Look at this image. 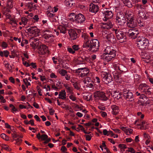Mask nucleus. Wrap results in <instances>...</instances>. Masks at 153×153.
<instances>
[{
    "mask_svg": "<svg viewBox=\"0 0 153 153\" xmlns=\"http://www.w3.org/2000/svg\"><path fill=\"white\" fill-rule=\"evenodd\" d=\"M90 37L88 36L84 37V42L83 47L86 48L91 52H95L97 51L99 47V42L96 39H90Z\"/></svg>",
    "mask_w": 153,
    "mask_h": 153,
    "instance_id": "1",
    "label": "nucleus"
},
{
    "mask_svg": "<svg viewBox=\"0 0 153 153\" xmlns=\"http://www.w3.org/2000/svg\"><path fill=\"white\" fill-rule=\"evenodd\" d=\"M105 54H103L102 59L108 62L114 58L116 55V51L111 47L107 46L105 49Z\"/></svg>",
    "mask_w": 153,
    "mask_h": 153,
    "instance_id": "2",
    "label": "nucleus"
},
{
    "mask_svg": "<svg viewBox=\"0 0 153 153\" xmlns=\"http://www.w3.org/2000/svg\"><path fill=\"white\" fill-rule=\"evenodd\" d=\"M137 46L141 50H144L148 45L149 41L148 39L143 37H140L137 39Z\"/></svg>",
    "mask_w": 153,
    "mask_h": 153,
    "instance_id": "3",
    "label": "nucleus"
},
{
    "mask_svg": "<svg viewBox=\"0 0 153 153\" xmlns=\"http://www.w3.org/2000/svg\"><path fill=\"white\" fill-rule=\"evenodd\" d=\"M123 96L126 100L130 102H132L134 100V96L131 92L126 89H123Z\"/></svg>",
    "mask_w": 153,
    "mask_h": 153,
    "instance_id": "4",
    "label": "nucleus"
},
{
    "mask_svg": "<svg viewBox=\"0 0 153 153\" xmlns=\"http://www.w3.org/2000/svg\"><path fill=\"white\" fill-rule=\"evenodd\" d=\"M139 33L138 30L135 28L134 29L129 30L128 31L126 32L125 34L132 39H134L138 36Z\"/></svg>",
    "mask_w": 153,
    "mask_h": 153,
    "instance_id": "5",
    "label": "nucleus"
},
{
    "mask_svg": "<svg viewBox=\"0 0 153 153\" xmlns=\"http://www.w3.org/2000/svg\"><path fill=\"white\" fill-rule=\"evenodd\" d=\"M126 17L128 20H129L128 18H127V15L126 14V17L124 14H123L121 13H118L117 14L116 17V22L119 23L120 25H123L125 22L126 20Z\"/></svg>",
    "mask_w": 153,
    "mask_h": 153,
    "instance_id": "6",
    "label": "nucleus"
},
{
    "mask_svg": "<svg viewBox=\"0 0 153 153\" xmlns=\"http://www.w3.org/2000/svg\"><path fill=\"white\" fill-rule=\"evenodd\" d=\"M113 30L115 32L118 40H122L121 41L123 42L125 41L126 39V35L124 34L123 32L117 29H114Z\"/></svg>",
    "mask_w": 153,
    "mask_h": 153,
    "instance_id": "7",
    "label": "nucleus"
},
{
    "mask_svg": "<svg viewBox=\"0 0 153 153\" xmlns=\"http://www.w3.org/2000/svg\"><path fill=\"white\" fill-rule=\"evenodd\" d=\"M27 30L29 32L30 34L35 36H38L40 33L39 30L35 26L30 27L29 28L27 29Z\"/></svg>",
    "mask_w": 153,
    "mask_h": 153,
    "instance_id": "8",
    "label": "nucleus"
},
{
    "mask_svg": "<svg viewBox=\"0 0 153 153\" xmlns=\"http://www.w3.org/2000/svg\"><path fill=\"white\" fill-rule=\"evenodd\" d=\"M94 97H98L99 99L103 101H106L108 98L105 95V93L102 91H96L94 93Z\"/></svg>",
    "mask_w": 153,
    "mask_h": 153,
    "instance_id": "9",
    "label": "nucleus"
},
{
    "mask_svg": "<svg viewBox=\"0 0 153 153\" xmlns=\"http://www.w3.org/2000/svg\"><path fill=\"white\" fill-rule=\"evenodd\" d=\"M130 19L127 23V26L131 28L136 27L137 25V23L136 20L133 19L131 18H129Z\"/></svg>",
    "mask_w": 153,
    "mask_h": 153,
    "instance_id": "10",
    "label": "nucleus"
},
{
    "mask_svg": "<svg viewBox=\"0 0 153 153\" xmlns=\"http://www.w3.org/2000/svg\"><path fill=\"white\" fill-rule=\"evenodd\" d=\"M99 8L98 5H95L92 3H91L89 5V11L91 13H96L98 11Z\"/></svg>",
    "mask_w": 153,
    "mask_h": 153,
    "instance_id": "11",
    "label": "nucleus"
},
{
    "mask_svg": "<svg viewBox=\"0 0 153 153\" xmlns=\"http://www.w3.org/2000/svg\"><path fill=\"white\" fill-rule=\"evenodd\" d=\"M85 19L84 16L82 14L79 13L77 15L75 22L78 23H85Z\"/></svg>",
    "mask_w": 153,
    "mask_h": 153,
    "instance_id": "12",
    "label": "nucleus"
},
{
    "mask_svg": "<svg viewBox=\"0 0 153 153\" xmlns=\"http://www.w3.org/2000/svg\"><path fill=\"white\" fill-rule=\"evenodd\" d=\"M68 34L72 40H74L77 37L76 32L73 29H71L68 31Z\"/></svg>",
    "mask_w": 153,
    "mask_h": 153,
    "instance_id": "13",
    "label": "nucleus"
},
{
    "mask_svg": "<svg viewBox=\"0 0 153 153\" xmlns=\"http://www.w3.org/2000/svg\"><path fill=\"white\" fill-rule=\"evenodd\" d=\"M79 49L78 45H74L72 46V48L68 47L67 48V50L70 53L74 54L75 53V51H78Z\"/></svg>",
    "mask_w": 153,
    "mask_h": 153,
    "instance_id": "14",
    "label": "nucleus"
},
{
    "mask_svg": "<svg viewBox=\"0 0 153 153\" xmlns=\"http://www.w3.org/2000/svg\"><path fill=\"white\" fill-rule=\"evenodd\" d=\"M111 108L112 110L111 112L113 115H116L118 114L119 111V109L118 106L114 105L111 106Z\"/></svg>",
    "mask_w": 153,
    "mask_h": 153,
    "instance_id": "15",
    "label": "nucleus"
},
{
    "mask_svg": "<svg viewBox=\"0 0 153 153\" xmlns=\"http://www.w3.org/2000/svg\"><path fill=\"white\" fill-rule=\"evenodd\" d=\"M105 14L104 18L106 19H111L113 16L112 11L109 10H106L104 12Z\"/></svg>",
    "mask_w": 153,
    "mask_h": 153,
    "instance_id": "16",
    "label": "nucleus"
},
{
    "mask_svg": "<svg viewBox=\"0 0 153 153\" xmlns=\"http://www.w3.org/2000/svg\"><path fill=\"white\" fill-rule=\"evenodd\" d=\"M48 137L46 134H42L41 135V140L45 141L43 142L44 145L47 143L51 141V139Z\"/></svg>",
    "mask_w": 153,
    "mask_h": 153,
    "instance_id": "17",
    "label": "nucleus"
},
{
    "mask_svg": "<svg viewBox=\"0 0 153 153\" xmlns=\"http://www.w3.org/2000/svg\"><path fill=\"white\" fill-rule=\"evenodd\" d=\"M138 125L140 126V128L141 129L146 130L148 127V124L146 123L144 121L141 122L139 124H138Z\"/></svg>",
    "mask_w": 153,
    "mask_h": 153,
    "instance_id": "18",
    "label": "nucleus"
},
{
    "mask_svg": "<svg viewBox=\"0 0 153 153\" xmlns=\"http://www.w3.org/2000/svg\"><path fill=\"white\" fill-rule=\"evenodd\" d=\"M77 15H76L74 13H72L69 15L68 18L72 22H75L76 19Z\"/></svg>",
    "mask_w": 153,
    "mask_h": 153,
    "instance_id": "19",
    "label": "nucleus"
},
{
    "mask_svg": "<svg viewBox=\"0 0 153 153\" xmlns=\"http://www.w3.org/2000/svg\"><path fill=\"white\" fill-rule=\"evenodd\" d=\"M123 96V93H118V92L116 91L114 92V94L113 95V97L114 98H116L117 99H119L121 98L122 96Z\"/></svg>",
    "mask_w": 153,
    "mask_h": 153,
    "instance_id": "20",
    "label": "nucleus"
},
{
    "mask_svg": "<svg viewBox=\"0 0 153 153\" xmlns=\"http://www.w3.org/2000/svg\"><path fill=\"white\" fill-rule=\"evenodd\" d=\"M64 3L66 6L70 7H72L74 3L73 0H65Z\"/></svg>",
    "mask_w": 153,
    "mask_h": 153,
    "instance_id": "21",
    "label": "nucleus"
},
{
    "mask_svg": "<svg viewBox=\"0 0 153 153\" xmlns=\"http://www.w3.org/2000/svg\"><path fill=\"white\" fill-rule=\"evenodd\" d=\"M83 69L82 71V73H86V77L89 78L91 76V75L89 73V71L88 69L86 68H83Z\"/></svg>",
    "mask_w": 153,
    "mask_h": 153,
    "instance_id": "22",
    "label": "nucleus"
},
{
    "mask_svg": "<svg viewBox=\"0 0 153 153\" xmlns=\"http://www.w3.org/2000/svg\"><path fill=\"white\" fill-rule=\"evenodd\" d=\"M60 33L65 34L66 33L67 29L66 28L62 25H59L58 27Z\"/></svg>",
    "mask_w": 153,
    "mask_h": 153,
    "instance_id": "23",
    "label": "nucleus"
},
{
    "mask_svg": "<svg viewBox=\"0 0 153 153\" xmlns=\"http://www.w3.org/2000/svg\"><path fill=\"white\" fill-rule=\"evenodd\" d=\"M103 133L104 135L107 136L109 135H111V136H113L114 135V134L113 132L111 131H107L106 129H105L103 130Z\"/></svg>",
    "mask_w": 153,
    "mask_h": 153,
    "instance_id": "24",
    "label": "nucleus"
},
{
    "mask_svg": "<svg viewBox=\"0 0 153 153\" xmlns=\"http://www.w3.org/2000/svg\"><path fill=\"white\" fill-rule=\"evenodd\" d=\"M113 25L110 22H106V26H103V27L105 29H109L112 27Z\"/></svg>",
    "mask_w": 153,
    "mask_h": 153,
    "instance_id": "25",
    "label": "nucleus"
},
{
    "mask_svg": "<svg viewBox=\"0 0 153 153\" xmlns=\"http://www.w3.org/2000/svg\"><path fill=\"white\" fill-rule=\"evenodd\" d=\"M125 4H127V6L129 7H131L132 5L131 2L129 0H121Z\"/></svg>",
    "mask_w": 153,
    "mask_h": 153,
    "instance_id": "26",
    "label": "nucleus"
},
{
    "mask_svg": "<svg viewBox=\"0 0 153 153\" xmlns=\"http://www.w3.org/2000/svg\"><path fill=\"white\" fill-rule=\"evenodd\" d=\"M27 6L30 9H35L36 8L35 4L33 3L28 2Z\"/></svg>",
    "mask_w": 153,
    "mask_h": 153,
    "instance_id": "27",
    "label": "nucleus"
},
{
    "mask_svg": "<svg viewBox=\"0 0 153 153\" xmlns=\"http://www.w3.org/2000/svg\"><path fill=\"white\" fill-rule=\"evenodd\" d=\"M62 76H65L67 74V71L64 69H62L59 72Z\"/></svg>",
    "mask_w": 153,
    "mask_h": 153,
    "instance_id": "28",
    "label": "nucleus"
},
{
    "mask_svg": "<svg viewBox=\"0 0 153 153\" xmlns=\"http://www.w3.org/2000/svg\"><path fill=\"white\" fill-rule=\"evenodd\" d=\"M114 37V35L112 34H108L107 35L106 38L109 42H112V38Z\"/></svg>",
    "mask_w": 153,
    "mask_h": 153,
    "instance_id": "29",
    "label": "nucleus"
},
{
    "mask_svg": "<svg viewBox=\"0 0 153 153\" xmlns=\"http://www.w3.org/2000/svg\"><path fill=\"white\" fill-rule=\"evenodd\" d=\"M82 54L80 55V56L77 59V64L79 65L84 64L82 58Z\"/></svg>",
    "mask_w": 153,
    "mask_h": 153,
    "instance_id": "30",
    "label": "nucleus"
},
{
    "mask_svg": "<svg viewBox=\"0 0 153 153\" xmlns=\"http://www.w3.org/2000/svg\"><path fill=\"white\" fill-rule=\"evenodd\" d=\"M82 59L83 61L84 62V63H85L86 62H88L89 61V59L88 57L86 56H82Z\"/></svg>",
    "mask_w": 153,
    "mask_h": 153,
    "instance_id": "31",
    "label": "nucleus"
},
{
    "mask_svg": "<svg viewBox=\"0 0 153 153\" xmlns=\"http://www.w3.org/2000/svg\"><path fill=\"white\" fill-rule=\"evenodd\" d=\"M138 16L141 17L142 19H143L145 16V12L143 13L140 10L138 13Z\"/></svg>",
    "mask_w": 153,
    "mask_h": 153,
    "instance_id": "32",
    "label": "nucleus"
},
{
    "mask_svg": "<svg viewBox=\"0 0 153 153\" xmlns=\"http://www.w3.org/2000/svg\"><path fill=\"white\" fill-rule=\"evenodd\" d=\"M114 77L116 80H118L120 77V75L118 73H113Z\"/></svg>",
    "mask_w": 153,
    "mask_h": 153,
    "instance_id": "33",
    "label": "nucleus"
},
{
    "mask_svg": "<svg viewBox=\"0 0 153 153\" xmlns=\"http://www.w3.org/2000/svg\"><path fill=\"white\" fill-rule=\"evenodd\" d=\"M108 74H107L106 73H102V79L103 80H106L107 78V76L108 75Z\"/></svg>",
    "mask_w": 153,
    "mask_h": 153,
    "instance_id": "34",
    "label": "nucleus"
},
{
    "mask_svg": "<svg viewBox=\"0 0 153 153\" xmlns=\"http://www.w3.org/2000/svg\"><path fill=\"white\" fill-rule=\"evenodd\" d=\"M40 48L41 49H42L43 50H45L46 51H48V48L47 46L45 45L42 44L41 45L40 47Z\"/></svg>",
    "mask_w": 153,
    "mask_h": 153,
    "instance_id": "35",
    "label": "nucleus"
},
{
    "mask_svg": "<svg viewBox=\"0 0 153 153\" xmlns=\"http://www.w3.org/2000/svg\"><path fill=\"white\" fill-rule=\"evenodd\" d=\"M112 79V76H111L110 74H108V75L107 76V79L106 80L107 81L108 83L109 82H111Z\"/></svg>",
    "mask_w": 153,
    "mask_h": 153,
    "instance_id": "36",
    "label": "nucleus"
},
{
    "mask_svg": "<svg viewBox=\"0 0 153 153\" xmlns=\"http://www.w3.org/2000/svg\"><path fill=\"white\" fill-rule=\"evenodd\" d=\"M22 60L23 61V64L24 65L27 67L30 66V65L29 63H27L26 61H25L24 60V58H22Z\"/></svg>",
    "mask_w": 153,
    "mask_h": 153,
    "instance_id": "37",
    "label": "nucleus"
},
{
    "mask_svg": "<svg viewBox=\"0 0 153 153\" xmlns=\"http://www.w3.org/2000/svg\"><path fill=\"white\" fill-rule=\"evenodd\" d=\"M64 86L67 90V92H68L69 93L71 92V90L70 87L68 86L66 84H65L64 85Z\"/></svg>",
    "mask_w": 153,
    "mask_h": 153,
    "instance_id": "38",
    "label": "nucleus"
},
{
    "mask_svg": "<svg viewBox=\"0 0 153 153\" xmlns=\"http://www.w3.org/2000/svg\"><path fill=\"white\" fill-rule=\"evenodd\" d=\"M53 37V35L52 34H45L44 35V38L46 39H48L49 38Z\"/></svg>",
    "mask_w": 153,
    "mask_h": 153,
    "instance_id": "39",
    "label": "nucleus"
},
{
    "mask_svg": "<svg viewBox=\"0 0 153 153\" xmlns=\"http://www.w3.org/2000/svg\"><path fill=\"white\" fill-rule=\"evenodd\" d=\"M84 137H86V140L88 141H90L91 139V137H92L91 134L90 135H85Z\"/></svg>",
    "mask_w": 153,
    "mask_h": 153,
    "instance_id": "40",
    "label": "nucleus"
},
{
    "mask_svg": "<svg viewBox=\"0 0 153 153\" xmlns=\"http://www.w3.org/2000/svg\"><path fill=\"white\" fill-rule=\"evenodd\" d=\"M1 137L6 140H7L8 138L7 136L4 134H1Z\"/></svg>",
    "mask_w": 153,
    "mask_h": 153,
    "instance_id": "41",
    "label": "nucleus"
},
{
    "mask_svg": "<svg viewBox=\"0 0 153 153\" xmlns=\"http://www.w3.org/2000/svg\"><path fill=\"white\" fill-rule=\"evenodd\" d=\"M140 22H138V24L139 26L140 27H144L145 25V23L144 22H141L140 20Z\"/></svg>",
    "mask_w": 153,
    "mask_h": 153,
    "instance_id": "42",
    "label": "nucleus"
},
{
    "mask_svg": "<svg viewBox=\"0 0 153 153\" xmlns=\"http://www.w3.org/2000/svg\"><path fill=\"white\" fill-rule=\"evenodd\" d=\"M149 12H145V16L144 19H146L149 17Z\"/></svg>",
    "mask_w": 153,
    "mask_h": 153,
    "instance_id": "43",
    "label": "nucleus"
},
{
    "mask_svg": "<svg viewBox=\"0 0 153 153\" xmlns=\"http://www.w3.org/2000/svg\"><path fill=\"white\" fill-rule=\"evenodd\" d=\"M128 149L129 150H126V151H128L132 153H135V151L132 148H128Z\"/></svg>",
    "mask_w": 153,
    "mask_h": 153,
    "instance_id": "44",
    "label": "nucleus"
},
{
    "mask_svg": "<svg viewBox=\"0 0 153 153\" xmlns=\"http://www.w3.org/2000/svg\"><path fill=\"white\" fill-rule=\"evenodd\" d=\"M28 19L26 18H23L22 19V21L24 25H25L28 21Z\"/></svg>",
    "mask_w": 153,
    "mask_h": 153,
    "instance_id": "45",
    "label": "nucleus"
},
{
    "mask_svg": "<svg viewBox=\"0 0 153 153\" xmlns=\"http://www.w3.org/2000/svg\"><path fill=\"white\" fill-rule=\"evenodd\" d=\"M7 46V44L4 42H3L1 43V46L4 48H6Z\"/></svg>",
    "mask_w": 153,
    "mask_h": 153,
    "instance_id": "46",
    "label": "nucleus"
},
{
    "mask_svg": "<svg viewBox=\"0 0 153 153\" xmlns=\"http://www.w3.org/2000/svg\"><path fill=\"white\" fill-rule=\"evenodd\" d=\"M118 146L121 149H126L127 148L126 145L124 144H120Z\"/></svg>",
    "mask_w": 153,
    "mask_h": 153,
    "instance_id": "47",
    "label": "nucleus"
},
{
    "mask_svg": "<svg viewBox=\"0 0 153 153\" xmlns=\"http://www.w3.org/2000/svg\"><path fill=\"white\" fill-rule=\"evenodd\" d=\"M83 69V68H79L75 70V73H80L81 72H82V71Z\"/></svg>",
    "mask_w": 153,
    "mask_h": 153,
    "instance_id": "48",
    "label": "nucleus"
},
{
    "mask_svg": "<svg viewBox=\"0 0 153 153\" xmlns=\"http://www.w3.org/2000/svg\"><path fill=\"white\" fill-rule=\"evenodd\" d=\"M3 52L4 56L6 57H7L9 53V52L7 50L4 51Z\"/></svg>",
    "mask_w": 153,
    "mask_h": 153,
    "instance_id": "49",
    "label": "nucleus"
},
{
    "mask_svg": "<svg viewBox=\"0 0 153 153\" xmlns=\"http://www.w3.org/2000/svg\"><path fill=\"white\" fill-rule=\"evenodd\" d=\"M145 84H140L139 86V88L140 89L142 90L143 89H144V88L146 86Z\"/></svg>",
    "mask_w": 153,
    "mask_h": 153,
    "instance_id": "50",
    "label": "nucleus"
},
{
    "mask_svg": "<svg viewBox=\"0 0 153 153\" xmlns=\"http://www.w3.org/2000/svg\"><path fill=\"white\" fill-rule=\"evenodd\" d=\"M149 88H148V89L145 92V93L147 95H151L152 94V92L150 91L149 90Z\"/></svg>",
    "mask_w": 153,
    "mask_h": 153,
    "instance_id": "51",
    "label": "nucleus"
},
{
    "mask_svg": "<svg viewBox=\"0 0 153 153\" xmlns=\"http://www.w3.org/2000/svg\"><path fill=\"white\" fill-rule=\"evenodd\" d=\"M65 93V94H66V92L65 90H62L60 92H59V96H62L64 95Z\"/></svg>",
    "mask_w": 153,
    "mask_h": 153,
    "instance_id": "52",
    "label": "nucleus"
},
{
    "mask_svg": "<svg viewBox=\"0 0 153 153\" xmlns=\"http://www.w3.org/2000/svg\"><path fill=\"white\" fill-rule=\"evenodd\" d=\"M73 85L75 88H76L77 89H79V88L78 86L77 83L76 82H74Z\"/></svg>",
    "mask_w": 153,
    "mask_h": 153,
    "instance_id": "53",
    "label": "nucleus"
},
{
    "mask_svg": "<svg viewBox=\"0 0 153 153\" xmlns=\"http://www.w3.org/2000/svg\"><path fill=\"white\" fill-rule=\"evenodd\" d=\"M137 115L138 116L140 117L141 119H143L144 117V115L142 114L140 112H138L137 113Z\"/></svg>",
    "mask_w": 153,
    "mask_h": 153,
    "instance_id": "54",
    "label": "nucleus"
},
{
    "mask_svg": "<svg viewBox=\"0 0 153 153\" xmlns=\"http://www.w3.org/2000/svg\"><path fill=\"white\" fill-rule=\"evenodd\" d=\"M23 81L25 83V84L26 85L27 88H28V85H30V82H26V81L25 80V79H23Z\"/></svg>",
    "mask_w": 153,
    "mask_h": 153,
    "instance_id": "55",
    "label": "nucleus"
},
{
    "mask_svg": "<svg viewBox=\"0 0 153 153\" xmlns=\"http://www.w3.org/2000/svg\"><path fill=\"white\" fill-rule=\"evenodd\" d=\"M64 95L62 96H59L58 98L60 99H62V100H65L66 98V94H65V93H64Z\"/></svg>",
    "mask_w": 153,
    "mask_h": 153,
    "instance_id": "56",
    "label": "nucleus"
},
{
    "mask_svg": "<svg viewBox=\"0 0 153 153\" xmlns=\"http://www.w3.org/2000/svg\"><path fill=\"white\" fill-rule=\"evenodd\" d=\"M49 113L51 115H53V114L55 112V111L52 108L49 109Z\"/></svg>",
    "mask_w": 153,
    "mask_h": 153,
    "instance_id": "57",
    "label": "nucleus"
},
{
    "mask_svg": "<svg viewBox=\"0 0 153 153\" xmlns=\"http://www.w3.org/2000/svg\"><path fill=\"white\" fill-rule=\"evenodd\" d=\"M69 97L70 99H71L73 101H75L76 100V97H75L73 95H71L70 96H69Z\"/></svg>",
    "mask_w": 153,
    "mask_h": 153,
    "instance_id": "58",
    "label": "nucleus"
},
{
    "mask_svg": "<svg viewBox=\"0 0 153 153\" xmlns=\"http://www.w3.org/2000/svg\"><path fill=\"white\" fill-rule=\"evenodd\" d=\"M30 66H31L33 68L35 69L36 68V66L35 63L32 62L30 64Z\"/></svg>",
    "mask_w": 153,
    "mask_h": 153,
    "instance_id": "59",
    "label": "nucleus"
},
{
    "mask_svg": "<svg viewBox=\"0 0 153 153\" xmlns=\"http://www.w3.org/2000/svg\"><path fill=\"white\" fill-rule=\"evenodd\" d=\"M65 76V79L66 80H69L70 79L71 76L69 74H67Z\"/></svg>",
    "mask_w": 153,
    "mask_h": 153,
    "instance_id": "60",
    "label": "nucleus"
},
{
    "mask_svg": "<svg viewBox=\"0 0 153 153\" xmlns=\"http://www.w3.org/2000/svg\"><path fill=\"white\" fill-rule=\"evenodd\" d=\"M100 113L102 116L103 117H105L107 116V113L105 112L101 111Z\"/></svg>",
    "mask_w": 153,
    "mask_h": 153,
    "instance_id": "61",
    "label": "nucleus"
},
{
    "mask_svg": "<svg viewBox=\"0 0 153 153\" xmlns=\"http://www.w3.org/2000/svg\"><path fill=\"white\" fill-rule=\"evenodd\" d=\"M50 76L52 78H56L57 77V76L53 73H52L51 74Z\"/></svg>",
    "mask_w": 153,
    "mask_h": 153,
    "instance_id": "62",
    "label": "nucleus"
},
{
    "mask_svg": "<svg viewBox=\"0 0 153 153\" xmlns=\"http://www.w3.org/2000/svg\"><path fill=\"white\" fill-rule=\"evenodd\" d=\"M67 150V149L65 146H63L61 147V150L62 151V152H65Z\"/></svg>",
    "mask_w": 153,
    "mask_h": 153,
    "instance_id": "63",
    "label": "nucleus"
},
{
    "mask_svg": "<svg viewBox=\"0 0 153 153\" xmlns=\"http://www.w3.org/2000/svg\"><path fill=\"white\" fill-rule=\"evenodd\" d=\"M36 119L37 121H41V120L39 117L37 115H36L34 117Z\"/></svg>",
    "mask_w": 153,
    "mask_h": 153,
    "instance_id": "64",
    "label": "nucleus"
}]
</instances>
